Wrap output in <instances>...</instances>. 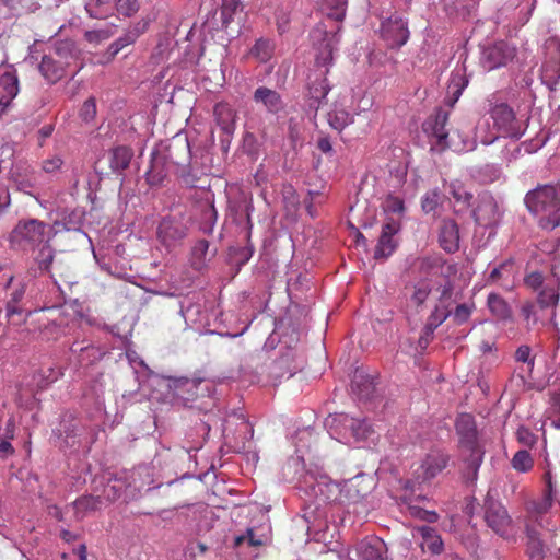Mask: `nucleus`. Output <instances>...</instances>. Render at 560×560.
Segmentation results:
<instances>
[{
  "mask_svg": "<svg viewBox=\"0 0 560 560\" xmlns=\"http://www.w3.org/2000/svg\"><path fill=\"white\" fill-rule=\"evenodd\" d=\"M162 154L170 165L176 167L177 176L186 186L194 187L196 185L197 177L190 171L191 151L187 138L174 139Z\"/></svg>",
  "mask_w": 560,
  "mask_h": 560,
  "instance_id": "obj_5",
  "label": "nucleus"
},
{
  "mask_svg": "<svg viewBox=\"0 0 560 560\" xmlns=\"http://www.w3.org/2000/svg\"><path fill=\"white\" fill-rule=\"evenodd\" d=\"M339 421L345 431L349 432L350 436L357 442L368 440L373 433L371 425H369L365 420L341 415Z\"/></svg>",
  "mask_w": 560,
  "mask_h": 560,
  "instance_id": "obj_23",
  "label": "nucleus"
},
{
  "mask_svg": "<svg viewBox=\"0 0 560 560\" xmlns=\"http://www.w3.org/2000/svg\"><path fill=\"white\" fill-rule=\"evenodd\" d=\"M527 551L532 559L540 560L544 558V545L538 537V534L535 529L527 527Z\"/></svg>",
  "mask_w": 560,
  "mask_h": 560,
  "instance_id": "obj_43",
  "label": "nucleus"
},
{
  "mask_svg": "<svg viewBox=\"0 0 560 560\" xmlns=\"http://www.w3.org/2000/svg\"><path fill=\"white\" fill-rule=\"evenodd\" d=\"M450 456L442 451H432L422 462L421 468L425 479L434 478L448 464Z\"/></svg>",
  "mask_w": 560,
  "mask_h": 560,
  "instance_id": "obj_22",
  "label": "nucleus"
},
{
  "mask_svg": "<svg viewBox=\"0 0 560 560\" xmlns=\"http://www.w3.org/2000/svg\"><path fill=\"white\" fill-rule=\"evenodd\" d=\"M85 10L92 19H106L117 12L124 16H132L139 10L137 0H88Z\"/></svg>",
  "mask_w": 560,
  "mask_h": 560,
  "instance_id": "obj_9",
  "label": "nucleus"
},
{
  "mask_svg": "<svg viewBox=\"0 0 560 560\" xmlns=\"http://www.w3.org/2000/svg\"><path fill=\"white\" fill-rule=\"evenodd\" d=\"M253 100L257 105L262 106L271 114H277L283 108V102L280 94L267 86L257 88L253 94Z\"/></svg>",
  "mask_w": 560,
  "mask_h": 560,
  "instance_id": "obj_18",
  "label": "nucleus"
},
{
  "mask_svg": "<svg viewBox=\"0 0 560 560\" xmlns=\"http://www.w3.org/2000/svg\"><path fill=\"white\" fill-rule=\"evenodd\" d=\"M55 58L62 60L66 68L70 66V61L77 59V49L73 42L66 40L57 45L55 49Z\"/></svg>",
  "mask_w": 560,
  "mask_h": 560,
  "instance_id": "obj_45",
  "label": "nucleus"
},
{
  "mask_svg": "<svg viewBox=\"0 0 560 560\" xmlns=\"http://www.w3.org/2000/svg\"><path fill=\"white\" fill-rule=\"evenodd\" d=\"M66 63L67 62L55 58L52 55H45L42 58L38 69L49 83H56L66 75Z\"/></svg>",
  "mask_w": 560,
  "mask_h": 560,
  "instance_id": "obj_19",
  "label": "nucleus"
},
{
  "mask_svg": "<svg viewBox=\"0 0 560 560\" xmlns=\"http://www.w3.org/2000/svg\"><path fill=\"white\" fill-rule=\"evenodd\" d=\"M383 209L387 213L400 214L405 210L404 201L398 197L389 195L383 203Z\"/></svg>",
  "mask_w": 560,
  "mask_h": 560,
  "instance_id": "obj_58",
  "label": "nucleus"
},
{
  "mask_svg": "<svg viewBox=\"0 0 560 560\" xmlns=\"http://www.w3.org/2000/svg\"><path fill=\"white\" fill-rule=\"evenodd\" d=\"M431 291H432L431 282L427 279L421 280L418 283H416L413 287V293L411 295V301L418 306L422 305L427 301Z\"/></svg>",
  "mask_w": 560,
  "mask_h": 560,
  "instance_id": "obj_47",
  "label": "nucleus"
},
{
  "mask_svg": "<svg viewBox=\"0 0 560 560\" xmlns=\"http://www.w3.org/2000/svg\"><path fill=\"white\" fill-rule=\"evenodd\" d=\"M201 378H187L180 377L174 381L175 395L178 398L190 400L198 395V387L201 384Z\"/></svg>",
  "mask_w": 560,
  "mask_h": 560,
  "instance_id": "obj_29",
  "label": "nucleus"
},
{
  "mask_svg": "<svg viewBox=\"0 0 560 560\" xmlns=\"http://www.w3.org/2000/svg\"><path fill=\"white\" fill-rule=\"evenodd\" d=\"M450 112L439 107L422 124V130L429 138L432 151L444 152L453 147L446 128Z\"/></svg>",
  "mask_w": 560,
  "mask_h": 560,
  "instance_id": "obj_7",
  "label": "nucleus"
},
{
  "mask_svg": "<svg viewBox=\"0 0 560 560\" xmlns=\"http://www.w3.org/2000/svg\"><path fill=\"white\" fill-rule=\"evenodd\" d=\"M338 31L339 28L336 32H328L323 24H318L311 32L316 54L314 69L310 72L307 79V95L308 107L315 113L319 109V106L330 91L327 74L334 61V51L339 44Z\"/></svg>",
  "mask_w": 560,
  "mask_h": 560,
  "instance_id": "obj_1",
  "label": "nucleus"
},
{
  "mask_svg": "<svg viewBox=\"0 0 560 560\" xmlns=\"http://www.w3.org/2000/svg\"><path fill=\"white\" fill-rule=\"evenodd\" d=\"M470 176L478 183L487 185L498 180L501 170L495 164H485L470 168Z\"/></svg>",
  "mask_w": 560,
  "mask_h": 560,
  "instance_id": "obj_30",
  "label": "nucleus"
},
{
  "mask_svg": "<svg viewBox=\"0 0 560 560\" xmlns=\"http://www.w3.org/2000/svg\"><path fill=\"white\" fill-rule=\"evenodd\" d=\"M54 234L51 228L44 221L21 219L10 232L8 240L14 249L34 250L49 241Z\"/></svg>",
  "mask_w": 560,
  "mask_h": 560,
  "instance_id": "obj_4",
  "label": "nucleus"
},
{
  "mask_svg": "<svg viewBox=\"0 0 560 560\" xmlns=\"http://www.w3.org/2000/svg\"><path fill=\"white\" fill-rule=\"evenodd\" d=\"M102 499L101 497L94 495H82L78 498L73 502V506L75 509V513L79 516L81 514V518L84 516L86 512L96 511L101 508Z\"/></svg>",
  "mask_w": 560,
  "mask_h": 560,
  "instance_id": "obj_42",
  "label": "nucleus"
},
{
  "mask_svg": "<svg viewBox=\"0 0 560 560\" xmlns=\"http://www.w3.org/2000/svg\"><path fill=\"white\" fill-rule=\"evenodd\" d=\"M273 43L269 39L260 38L258 39L253 49L252 52L254 56H256L260 61H267L272 52H273Z\"/></svg>",
  "mask_w": 560,
  "mask_h": 560,
  "instance_id": "obj_48",
  "label": "nucleus"
},
{
  "mask_svg": "<svg viewBox=\"0 0 560 560\" xmlns=\"http://www.w3.org/2000/svg\"><path fill=\"white\" fill-rule=\"evenodd\" d=\"M451 316V310L447 307L435 306L427 319L428 326L436 329Z\"/></svg>",
  "mask_w": 560,
  "mask_h": 560,
  "instance_id": "obj_53",
  "label": "nucleus"
},
{
  "mask_svg": "<svg viewBox=\"0 0 560 560\" xmlns=\"http://www.w3.org/2000/svg\"><path fill=\"white\" fill-rule=\"evenodd\" d=\"M126 483V498L133 499L150 485V469L139 466L130 471L120 472Z\"/></svg>",
  "mask_w": 560,
  "mask_h": 560,
  "instance_id": "obj_15",
  "label": "nucleus"
},
{
  "mask_svg": "<svg viewBox=\"0 0 560 560\" xmlns=\"http://www.w3.org/2000/svg\"><path fill=\"white\" fill-rule=\"evenodd\" d=\"M244 542H247L249 546H260L262 544V541L260 539H257L255 537L253 528H247L245 534L235 536V538H234L235 547H238Z\"/></svg>",
  "mask_w": 560,
  "mask_h": 560,
  "instance_id": "obj_62",
  "label": "nucleus"
},
{
  "mask_svg": "<svg viewBox=\"0 0 560 560\" xmlns=\"http://www.w3.org/2000/svg\"><path fill=\"white\" fill-rule=\"evenodd\" d=\"M96 115V103H95V98L94 97H90L88 98L81 109H80V117L84 120V121H90L92 120Z\"/></svg>",
  "mask_w": 560,
  "mask_h": 560,
  "instance_id": "obj_59",
  "label": "nucleus"
},
{
  "mask_svg": "<svg viewBox=\"0 0 560 560\" xmlns=\"http://www.w3.org/2000/svg\"><path fill=\"white\" fill-rule=\"evenodd\" d=\"M472 217L479 225H491L500 220L501 213L495 199L489 194L479 196L478 205L472 210Z\"/></svg>",
  "mask_w": 560,
  "mask_h": 560,
  "instance_id": "obj_14",
  "label": "nucleus"
},
{
  "mask_svg": "<svg viewBox=\"0 0 560 560\" xmlns=\"http://www.w3.org/2000/svg\"><path fill=\"white\" fill-rule=\"evenodd\" d=\"M488 102L490 103V116L498 130L504 137L520 139L524 135L526 126L516 117L513 108L506 103L492 104L491 100Z\"/></svg>",
  "mask_w": 560,
  "mask_h": 560,
  "instance_id": "obj_8",
  "label": "nucleus"
},
{
  "mask_svg": "<svg viewBox=\"0 0 560 560\" xmlns=\"http://www.w3.org/2000/svg\"><path fill=\"white\" fill-rule=\"evenodd\" d=\"M290 12L284 8H279L276 11V22L279 33H284L290 23Z\"/></svg>",
  "mask_w": 560,
  "mask_h": 560,
  "instance_id": "obj_64",
  "label": "nucleus"
},
{
  "mask_svg": "<svg viewBox=\"0 0 560 560\" xmlns=\"http://www.w3.org/2000/svg\"><path fill=\"white\" fill-rule=\"evenodd\" d=\"M114 35V30L112 27H105L100 30H91L84 33V38L90 44L98 45L104 40H107Z\"/></svg>",
  "mask_w": 560,
  "mask_h": 560,
  "instance_id": "obj_54",
  "label": "nucleus"
},
{
  "mask_svg": "<svg viewBox=\"0 0 560 560\" xmlns=\"http://www.w3.org/2000/svg\"><path fill=\"white\" fill-rule=\"evenodd\" d=\"M299 369L296 364H293L292 351H288L272 363V371L269 373L275 380L290 378Z\"/></svg>",
  "mask_w": 560,
  "mask_h": 560,
  "instance_id": "obj_26",
  "label": "nucleus"
},
{
  "mask_svg": "<svg viewBox=\"0 0 560 560\" xmlns=\"http://www.w3.org/2000/svg\"><path fill=\"white\" fill-rule=\"evenodd\" d=\"M385 551L386 546L380 538L363 540L357 547V552L361 560H384L383 555Z\"/></svg>",
  "mask_w": 560,
  "mask_h": 560,
  "instance_id": "obj_25",
  "label": "nucleus"
},
{
  "mask_svg": "<svg viewBox=\"0 0 560 560\" xmlns=\"http://www.w3.org/2000/svg\"><path fill=\"white\" fill-rule=\"evenodd\" d=\"M213 115L218 126L226 136H232L236 127V112L228 103L215 104Z\"/></svg>",
  "mask_w": 560,
  "mask_h": 560,
  "instance_id": "obj_20",
  "label": "nucleus"
},
{
  "mask_svg": "<svg viewBox=\"0 0 560 560\" xmlns=\"http://www.w3.org/2000/svg\"><path fill=\"white\" fill-rule=\"evenodd\" d=\"M48 242L49 241L45 242L35 258L39 269L42 270H48L54 261V249Z\"/></svg>",
  "mask_w": 560,
  "mask_h": 560,
  "instance_id": "obj_52",
  "label": "nucleus"
},
{
  "mask_svg": "<svg viewBox=\"0 0 560 560\" xmlns=\"http://www.w3.org/2000/svg\"><path fill=\"white\" fill-rule=\"evenodd\" d=\"M483 517L487 525L500 535H504L512 523L506 509L493 497L491 490L488 491L483 501Z\"/></svg>",
  "mask_w": 560,
  "mask_h": 560,
  "instance_id": "obj_10",
  "label": "nucleus"
},
{
  "mask_svg": "<svg viewBox=\"0 0 560 560\" xmlns=\"http://www.w3.org/2000/svg\"><path fill=\"white\" fill-rule=\"evenodd\" d=\"M541 79L549 90H556L560 80V62H548L542 68Z\"/></svg>",
  "mask_w": 560,
  "mask_h": 560,
  "instance_id": "obj_44",
  "label": "nucleus"
},
{
  "mask_svg": "<svg viewBox=\"0 0 560 560\" xmlns=\"http://www.w3.org/2000/svg\"><path fill=\"white\" fill-rule=\"evenodd\" d=\"M0 92L11 102L18 95L19 80L15 70L7 69L0 74Z\"/></svg>",
  "mask_w": 560,
  "mask_h": 560,
  "instance_id": "obj_32",
  "label": "nucleus"
},
{
  "mask_svg": "<svg viewBox=\"0 0 560 560\" xmlns=\"http://www.w3.org/2000/svg\"><path fill=\"white\" fill-rule=\"evenodd\" d=\"M304 482L310 489L311 494L322 498L323 501L329 500V495L326 492L330 491L332 486L327 482L325 476H322L320 479H315L313 475H306Z\"/></svg>",
  "mask_w": 560,
  "mask_h": 560,
  "instance_id": "obj_36",
  "label": "nucleus"
},
{
  "mask_svg": "<svg viewBox=\"0 0 560 560\" xmlns=\"http://www.w3.org/2000/svg\"><path fill=\"white\" fill-rule=\"evenodd\" d=\"M382 38L390 48H400L409 38L407 22L399 15H392L382 23Z\"/></svg>",
  "mask_w": 560,
  "mask_h": 560,
  "instance_id": "obj_12",
  "label": "nucleus"
},
{
  "mask_svg": "<svg viewBox=\"0 0 560 560\" xmlns=\"http://www.w3.org/2000/svg\"><path fill=\"white\" fill-rule=\"evenodd\" d=\"M104 497L108 501H116L122 494L126 495V483L122 479L121 474H117L114 478H110L103 490Z\"/></svg>",
  "mask_w": 560,
  "mask_h": 560,
  "instance_id": "obj_39",
  "label": "nucleus"
},
{
  "mask_svg": "<svg viewBox=\"0 0 560 560\" xmlns=\"http://www.w3.org/2000/svg\"><path fill=\"white\" fill-rule=\"evenodd\" d=\"M327 121L332 129L341 131L353 122V116L335 104L334 108L327 114Z\"/></svg>",
  "mask_w": 560,
  "mask_h": 560,
  "instance_id": "obj_33",
  "label": "nucleus"
},
{
  "mask_svg": "<svg viewBox=\"0 0 560 560\" xmlns=\"http://www.w3.org/2000/svg\"><path fill=\"white\" fill-rule=\"evenodd\" d=\"M474 308V304L463 303L457 305L454 311H451V316L455 324L462 325L469 319Z\"/></svg>",
  "mask_w": 560,
  "mask_h": 560,
  "instance_id": "obj_55",
  "label": "nucleus"
},
{
  "mask_svg": "<svg viewBox=\"0 0 560 560\" xmlns=\"http://www.w3.org/2000/svg\"><path fill=\"white\" fill-rule=\"evenodd\" d=\"M351 389L359 400H369L374 394L375 386L369 375H364L360 372L354 374Z\"/></svg>",
  "mask_w": 560,
  "mask_h": 560,
  "instance_id": "obj_27",
  "label": "nucleus"
},
{
  "mask_svg": "<svg viewBox=\"0 0 560 560\" xmlns=\"http://www.w3.org/2000/svg\"><path fill=\"white\" fill-rule=\"evenodd\" d=\"M243 3L241 0H222L221 4V21L222 27L229 28L231 23L234 22V16L241 14L243 11Z\"/></svg>",
  "mask_w": 560,
  "mask_h": 560,
  "instance_id": "obj_34",
  "label": "nucleus"
},
{
  "mask_svg": "<svg viewBox=\"0 0 560 560\" xmlns=\"http://www.w3.org/2000/svg\"><path fill=\"white\" fill-rule=\"evenodd\" d=\"M487 305L493 316L500 320L510 319L512 310L508 302L497 293H490L487 299Z\"/></svg>",
  "mask_w": 560,
  "mask_h": 560,
  "instance_id": "obj_31",
  "label": "nucleus"
},
{
  "mask_svg": "<svg viewBox=\"0 0 560 560\" xmlns=\"http://www.w3.org/2000/svg\"><path fill=\"white\" fill-rule=\"evenodd\" d=\"M514 272V265L511 260H505L494 267L488 277V282H497L499 280H508Z\"/></svg>",
  "mask_w": 560,
  "mask_h": 560,
  "instance_id": "obj_46",
  "label": "nucleus"
},
{
  "mask_svg": "<svg viewBox=\"0 0 560 560\" xmlns=\"http://www.w3.org/2000/svg\"><path fill=\"white\" fill-rule=\"evenodd\" d=\"M455 428L459 436V448L465 463L463 478L467 483H474L483 460V450L478 441L474 417L469 413L459 415Z\"/></svg>",
  "mask_w": 560,
  "mask_h": 560,
  "instance_id": "obj_3",
  "label": "nucleus"
},
{
  "mask_svg": "<svg viewBox=\"0 0 560 560\" xmlns=\"http://www.w3.org/2000/svg\"><path fill=\"white\" fill-rule=\"evenodd\" d=\"M348 0H325L330 8L328 15L335 21H341L345 18L346 5Z\"/></svg>",
  "mask_w": 560,
  "mask_h": 560,
  "instance_id": "obj_57",
  "label": "nucleus"
},
{
  "mask_svg": "<svg viewBox=\"0 0 560 560\" xmlns=\"http://www.w3.org/2000/svg\"><path fill=\"white\" fill-rule=\"evenodd\" d=\"M533 464L534 462L530 454L525 450L516 452L512 458V467L521 472L528 471L533 467Z\"/></svg>",
  "mask_w": 560,
  "mask_h": 560,
  "instance_id": "obj_50",
  "label": "nucleus"
},
{
  "mask_svg": "<svg viewBox=\"0 0 560 560\" xmlns=\"http://www.w3.org/2000/svg\"><path fill=\"white\" fill-rule=\"evenodd\" d=\"M283 201L288 210H296L300 201L296 191L292 186H288L282 191Z\"/></svg>",
  "mask_w": 560,
  "mask_h": 560,
  "instance_id": "obj_61",
  "label": "nucleus"
},
{
  "mask_svg": "<svg viewBox=\"0 0 560 560\" xmlns=\"http://www.w3.org/2000/svg\"><path fill=\"white\" fill-rule=\"evenodd\" d=\"M190 218L184 212L167 214L162 218L156 229L160 243L167 247H175L188 235Z\"/></svg>",
  "mask_w": 560,
  "mask_h": 560,
  "instance_id": "obj_6",
  "label": "nucleus"
},
{
  "mask_svg": "<svg viewBox=\"0 0 560 560\" xmlns=\"http://www.w3.org/2000/svg\"><path fill=\"white\" fill-rule=\"evenodd\" d=\"M448 192L457 203H460L463 209H468L472 206L474 195L467 190L463 183L459 180L451 182L448 185Z\"/></svg>",
  "mask_w": 560,
  "mask_h": 560,
  "instance_id": "obj_35",
  "label": "nucleus"
},
{
  "mask_svg": "<svg viewBox=\"0 0 560 560\" xmlns=\"http://www.w3.org/2000/svg\"><path fill=\"white\" fill-rule=\"evenodd\" d=\"M147 23L138 22L129 26L125 33L113 42L106 51L107 60H113L116 55L129 45L136 43V40L145 32Z\"/></svg>",
  "mask_w": 560,
  "mask_h": 560,
  "instance_id": "obj_16",
  "label": "nucleus"
},
{
  "mask_svg": "<svg viewBox=\"0 0 560 560\" xmlns=\"http://www.w3.org/2000/svg\"><path fill=\"white\" fill-rule=\"evenodd\" d=\"M400 231V222L394 218H388L382 226V232L374 249L373 257L377 260L388 258L397 247V241L394 236Z\"/></svg>",
  "mask_w": 560,
  "mask_h": 560,
  "instance_id": "obj_13",
  "label": "nucleus"
},
{
  "mask_svg": "<svg viewBox=\"0 0 560 560\" xmlns=\"http://www.w3.org/2000/svg\"><path fill=\"white\" fill-rule=\"evenodd\" d=\"M440 245L447 253H454L459 247V230L457 223L447 219L442 222L440 230Z\"/></svg>",
  "mask_w": 560,
  "mask_h": 560,
  "instance_id": "obj_21",
  "label": "nucleus"
},
{
  "mask_svg": "<svg viewBox=\"0 0 560 560\" xmlns=\"http://www.w3.org/2000/svg\"><path fill=\"white\" fill-rule=\"evenodd\" d=\"M440 202V191L438 189H432L423 196L421 206L424 212L430 213L439 207Z\"/></svg>",
  "mask_w": 560,
  "mask_h": 560,
  "instance_id": "obj_56",
  "label": "nucleus"
},
{
  "mask_svg": "<svg viewBox=\"0 0 560 560\" xmlns=\"http://www.w3.org/2000/svg\"><path fill=\"white\" fill-rule=\"evenodd\" d=\"M439 292V303L436 306L447 307L450 308L452 303V296L454 292V284L450 279H446L444 283L440 284L436 288Z\"/></svg>",
  "mask_w": 560,
  "mask_h": 560,
  "instance_id": "obj_51",
  "label": "nucleus"
},
{
  "mask_svg": "<svg viewBox=\"0 0 560 560\" xmlns=\"http://www.w3.org/2000/svg\"><path fill=\"white\" fill-rule=\"evenodd\" d=\"M84 222V211L81 209H73L68 212L60 222H55L56 225H61L66 231L81 232Z\"/></svg>",
  "mask_w": 560,
  "mask_h": 560,
  "instance_id": "obj_37",
  "label": "nucleus"
},
{
  "mask_svg": "<svg viewBox=\"0 0 560 560\" xmlns=\"http://www.w3.org/2000/svg\"><path fill=\"white\" fill-rule=\"evenodd\" d=\"M63 165V160L59 155H54L43 161L42 168L47 174H55Z\"/></svg>",
  "mask_w": 560,
  "mask_h": 560,
  "instance_id": "obj_60",
  "label": "nucleus"
},
{
  "mask_svg": "<svg viewBox=\"0 0 560 560\" xmlns=\"http://www.w3.org/2000/svg\"><path fill=\"white\" fill-rule=\"evenodd\" d=\"M133 156V152L131 149L120 145L114 148L109 152V166L113 172L115 173H121L125 171Z\"/></svg>",
  "mask_w": 560,
  "mask_h": 560,
  "instance_id": "obj_28",
  "label": "nucleus"
},
{
  "mask_svg": "<svg viewBox=\"0 0 560 560\" xmlns=\"http://www.w3.org/2000/svg\"><path fill=\"white\" fill-rule=\"evenodd\" d=\"M551 273L552 279L538 294L537 301L541 308L555 307L559 302L560 276L556 272L555 267H552Z\"/></svg>",
  "mask_w": 560,
  "mask_h": 560,
  "instance_id": "obj_24",
  "label": "nucleus"
},
{
  "mask_svg": "<svg viewBox=\"0 0 560 560\" xmlns=\"http://www.w3.org/2000/svg\"><path fill=\"white\" fill-rule=\"evenodd\" d=\"M515 48L504 40H499L481 50L480 65L487 70H495L505 67L515 57Z\"/></svg>",
  "mask_w": 560,
  "mask_h": 560,
  "instance_id": "obj_11",
  "label": "nucleus"
},
{
  "mask_svg": "<svg viewBox=\"0 0 560 560\" xmlns=\"http://www.w3.org/2000/svg\"><path fill=\"white\" fill-rule=\"evenodd\" d=\"M170 171V164L161 151H155L151 155L150 168L145 173L147 183L150 186L160 187L164 184Z\"/></svg>",
  "mask_w": 560,
  "mask_h": 560,
  "instance_id": "obj_17",
  "label": "nucleus"
},
{
  "mask_svg": "<svg viewBox=\"0 0 560 560\" xmlns=\"http://www.w3.org/2000/svg\"><path fill=\"white\" fill-rule=\"evenodd\" d=\"M468 78L465 74V69H456L452 73L451 83H450V92L453 96V103H455L462 95L465 88L468 85Z\"/></svg>",
  "mask_w": 560,
  "mask_h": 560,
  "instance_id": "obj_41",
  "label": "nucleus"
},
{
  "mask_svg": "<svg viewBox=\"0 0 560 560\" xmlns=\"http://www.w3.org/2000/svg\"><path fill=\"white\" fill-rule=\"evenodd\" d=\"M545 479H546L547 488L545 490L544 497L541 498V500L533 503V510L537 514L547 513L549 511V509L552 506V502H553V486H552L550 472L545 474Z\"/></svg>",
  "mask_w": 560,
  "mask_h": 560,
  "instance_id": "obj_40",
  "label": "nucleus"
},
{
  "mask_svg": "<svg viewBox=\"0 0 560 560\" xmlns=\"http://www.w3.org/2000/svg\"><path fill=\"white\" fill-rule=\"evenodd\" d=\"M530 348L526 345L520 346L515 352V359L517 362L523 363L517 371H527L530 373L534 369V357L530 355Z\"/></svg>",
  "mask_w": 560,
  "mask_h": 560,
  "instance_id": "obj_49",
  "label": "nucleus"
},
{
  "mask_svg": "<svg viewBox=\"0 0 560 560\" xmlns=\"http://www.w3.org/2000/svg\"><path fill=\"white\" fill-rule=\"evenodd\" d=\"M516 436L521 444L528 447H532L537 441L536 435L525 427H520L517 429Z\"/></svg>",
  "mask_w": 560,
  "mask_h": 560,
  "instance_id": "obj_63",
  "label": "nucleus"
},
{
  "mask_svg": "<svg viewBox=\"0 0 560 560\" xmlns=\"http://www.w3.org/2000/svg\"><path fill=\"white\" fill-rule=\"evenodd\" d=\"M524 203L532 214L539 215L541 229L552 231L560 226V185H538L526 192Z\"/></svg>",
  "mask_w": 560,
  "mask_h": 560,
  "instance_id": "obj_2",
  "label": "nucleus"
},
{
  "mask_svg": "<svg viewBox=\"0 0 560 560\" xmlns=\"http://www.w3.org/2000/svg\"><path fill=\"white\" fill-rule=\"evenodd\" d=\"M218 219V212L213 203L201 205L200 230L205 234H211Z\"/></svg>",
  "mask_w": 560,
  "mask_h": 560,
  "instance_id": "obj_38",
  "label": "nucleus"
}]
</instances>
